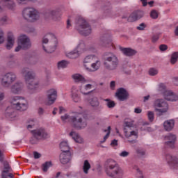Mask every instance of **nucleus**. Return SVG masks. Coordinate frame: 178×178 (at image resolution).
<instances>
[{
	"label": "nucleus",
	"instance_id": "57",
	"mask_svg": "<svg viewBox=\"0 0 178 178\" xmlns=\"http://www.w3.org/2000/svg\"><path fill=\"white\" fill-rule=\"evenodd\" d=\"M147 117H148V119H149V122H154V112L148 111L147 112Z\"/></svg>",
	"mask_w": 178,
	"mask_h": 178
},
{
	"label": "nucleus",
	"instance_id": "63",
	"mask_svg": "<svg viewBox=\"0 0 178 178\" xmlns=\"http://www.w3.org/2000/svg\"><path fill=\"white\" fill-rule=\"evenodd\" d=\"M39 140L40 139H37L35 138V136H33V137L31 138L30 143H31V144H37V143H38Z\"/></svg>",
	"mask_w": 178,
	"mask_h": 178
},
{
	"label": "nucleus",
	"instance_id": "1",
	"mask_svg": "<svg viewBox=\"0 0 178 178\" xmlns=\"http://www.w3.org/2000/svg\"><path fill=\"white\" fill-rule=\"evenodd\" d=\"M105 172L109 177L121 178L123 176V170L119 168L116 161L108 159L104 163Z\"/></svg>",
	"mask_w": 178,
	"mask_h": 178
},
{
	"label": "nucleus",
	"instance_id": "47",
	"mask_svg": "<svg viewBox=\"0 0 178 178\" xmlns=\"http://www.w3.org/2000/svg\"><path fill=\"white\" fill-rule=\"evenodd\" d=\"M104 101H106V106H108V108H115V106H116V104L115 103V102L109 99H105Z\"/></svg>",
	"mask_w": 178,
	"mask_h": 178
},
{
	"label": "nucleus",
	"instance_id": "5",
	"mask_svg": "<svg viewBox=\"0 0 178 178\" xmlns=\"http://www.w3.org/2000/svg\"><path fill=\"white\" fill-rule=\"evenodd\" d=\"M23 17L27 22H30L33 23L34 22H37L38 19H40V13L37 9L33 7H27L24 9L23 13Z\"/></svg>",
	"mask_w": 178,
	"mask_h": 178
},
{
	"label": "nucleus",
	"instance_id": "33",
	"mask_svg": "<svg viewBox=\"0 0 178 178\" xmlns=\"http://www.w3.org/2000/svg\"><path fill=\"white\" fill-rule=\"evenodd\" d=\"M163 127L165 131H172V130H173V127H175V120H168L164 122Z\"/></svg>",
	"mask_w": 178,
	"mask_h": 178
},
{
	"label": "nucleus",
	"instance_id": "61",
	"mask_svg": "<svg viewBox=\"0 0 178 178\" xmlns=\"http://www.w3.org/2000/svg\"><path fill=\"white\" fill-rule=\"evenodd\" d=\"M129 155H130V152H129L127 151H122L120 154V156H122V158H126V157L129 156Z\"/></svg>",
	"mask_w": 178,
	"mask_h": 178
},
{
	"label": "nucleus",
	"instance_id": "41",
	"mask_svg": "<svg viewBox=\"0 0 178 178\" xmlns=\"http://www.w3.org/2000/svg\"><path fill=\"white\" fill-rule=\"evenodd\" d=\"M90 169H91V165L90 164V162L88 161V160H86L83 166V173H85V175H88V170H90Z\"/></svg>",
	"mask_w": 178,
	"mask_h": 178
},
{
	"label": "nucleus",
	"instance_id": "12",
	"mask_svg": "<svg viewBox=\"0 0 178 178\" xmlns=\"http://www.w3.org/2000/svg\"><path fill=\"white\" fill-rule=\"evenodd\" d=\"M21 74H22L25 82L29 83L35 79V73L32 70H30L29 67H24L21 70Z\"/></svg>",
	"mask_w": 178,
	"mask_h": 178
},
{
	"label": "nucleus",
	"instance_id": "56",
	"mask_svg": "<svg viewBox=\"0 0 178 178\" xmlns=\"http://www.w3.org/2000/svg\"><path fill=\"white\" fill-rule=\"evenodd\" d=\"M103 9L104 10V13H111V3H108L107 6H104L103 7Z\"/></svg>",
	"mask_w": 178,
	"mask_h": 178
},
{
	"label": "nucleus",
	"instance_id": "44",
	"mask_svg": "<svg viewBox=\"0 0 178 178\" xmlns=\"http://www.w3.org/2000/svg\"><path fill=\"white\" fill-rule=\"evenodd\" d=\"M67 65H69V62L63 60L58 63V69H65V67H67Z\"/></svg>",
	"mask_w": 178,
	"mask_h": 178
},
{
	"label": "nucleus",
	"instance_id": "27",
	"mask_svg": "<svg viewBox=\"0 0 178 178\" xmlns=\"http://www.w3.org/2000/svg\"><path fill=\"white\" fill-rule=\"evenodd\" d=\"M70 159H72V153L67 152H62L60 154V161L63 165H66V163H69L70 162Z\"/></svg>",
	"mask_w": 178,
	"mask_h": 178
},
{
	"label": "nucleus",
	"instance_id": "49",
	"mask_svg": "<svg viewBox=\"0 0 178 178\" xmlns=\"http://www.w3.org/2000/svg\"><path fill=\"white\" fill-rule=\"evenodd\" d=\"M8 24V16L3 15L0 17V26H6Z\"/></svg>",
	"mask_w": 178,
	"mask_h": 178
},
{
	"label": "nucleus",
	"instance_id": "40",
	"mask_svg": "<svg viewBox=\"0 0 178 178\" xmlns=\"http://www.w3.org/2000/svg\"><path fill=\"white\" fill-rule=\"evenodd\" d=\"M6 6L10 9L11 10H13L15 9V6H16V4L15 3V1L13 0H4Z\"/></svg>",
	"mask_w": 178,
	"mask_h": 178
},
{
	"label": "nucleus",
	"instance_id": "10",
	"mask_svg": "<svg viewBox=\"0 0 178 178\" xmlns=\"http://www.w3.org/2000/svg\"><path fill=\"white\" fill-rule=\"evenodd\" d=\"M159 91L163 94L165 99L167 101L174 102L175 101L178 100V96L175 95V93H173V92L171 90H167L166 86L163 83L159 85Z\"/></svg>",
	"mask_w": 178,
	"mask_h": 178
},
{
	"label": "nucleus",
	"instance_id": "64",
	"mask_svg": "<svg viewBox=\"0 0 178 178\" xmlns=\"http://www.w3.org/2000/svg\"><path fill=\"white\" fill-rule=\"evenodd\" d=\"M147 27V25H145L144 23H141L138 26L136 27L137 30L143 31L144 29Z\"/></svg>",
	"mask_w": 178,
	"mask_h": 178
},
{
	"label": "nucleus",
	"instance_id": "25",
	"mask_svg": "<svg viewBox=\"0 0 178 178\" xmlns=\"http://www.w3.org/2000/svg\"><path fill=\"white\" fill-rule=\"evenodd\" d=\"M71 97L74 102H80L81 101V97L79 92V88L76 86H72L71 89Z\"/></svg>",
	"mask_w": 178,
	"mask_h": 178
},
{
	"label": "nucleus",
	"instance_id": "11",
	"mask_svg": "<svg viewBox=\"0 0 178 178\" xmlns=\"http://www.w3.org/2000/svg\"><path fill=\"white\" fill-rule=\"evenodd\" d=\"M31 133L37 140H47V138H49V133L44 128L35 129L31 131Z\"/></svg>",
	"mask_w": 178,
	"mask_h": 178
},
{
	"label": "nucleus",
	"instance_id": "62",
	"mask_svg": "<svg viewBox=\"0 0 178 178\" xmlns=\"http://www.w3.org/2000/svg\"><path fill=\"white\" fill-rule=\"evenodd\" d=\"M111 134V127H108V132L106 134V135L104 137V140L102 141V143H105V141H106L108 137H109V135Z\"/></svg>",
	"mask_w": 178,
	"mask_h": 178
},
{
	"label": "nucleus",
	"instance_id": "8",
	"mask_svg": "<svg viewBox=\"0 0 178 178\" xmlns=\"http://www.w3.org/2000/svg\"><path fill=\"white\" fill-rule=\"evenodd\" d=\"M154 111L156 112L157 116H162L164 113L168 112V109H169V106L168 103L165 102V100L162 99H157L154 101Z\"/></svg>",
	"mask_w": 178,
	"mask_h": 178
},
{
	"label": "nucleus",
	"instance_id": "58",
	"mask_svg": "<svg viewBox=\"0 0 178 178\" xmlns=\"http://www.w3.org/2000/svg\"><path fill=\"white\" fill-rule=\"evenodd\" d=\"M28 123L27 129L29 130H30V129H33V127L35 125V122L33 120L28 121Z\"/></svg>",
	"mask_w": 178,
	"mask_h": 178
},
{
	"label": "nucleus",
	"instance_id": "23",
	"mask_svg": "<svg viewBox=\"0 0 178 178\" xmlns=\"http://www.w3.org/2000/svg\"><path fill=\"white\" fill-rule=\"evenodd\" d=\"M47 105H52L56 101L57 92L54 89H50L47 92Z\"/></svg>",
	"mask_w": 178,
	"mask_h": 178
},
{
	"label": "nucleus",
	"instance_id": "43",
	"mask_svg": "<svg viewBox=\"0 0 178 178\" xmlns=\"http://www.w3.org/2000/svg\"><path fill=\"white\" fill-rule=\"evenodd\" d=\"M177 59H178V51H175L171 55L170 63L172 65H175V63L177 62Z\"/></svg>",
	"mask_w": 178,
	"mask_h": 178
},
{
	"label": "nucleus",
	"instance_id": "6",
	"mask_svg": "<svg viewBox=\"0 0 178 178\" xmlns=\"http://www.w3.org/2000/svg\"><path fill=\"white\" fill-rule=\"evenodd\" d=\"M71 124L76 130H83L87 127V120L81 114L71 115Z\"/></svg>",
	"mask_w": 178,
	"mask_h": 178
},
{
	"label": "nucleus",
	"instance_id": "20",
	"mask_svg": "<svg viewBox=\"0 0 178 178\" xmlns=\"http://www.w3.org/2000/svg\"><path fill=\"white\" fill-rule=\"evenodd\" d=\"M129 92L123 88L118 89L115 93V97H117L119 101H126L127 99H129Z\"/></svg>",
	"mask_w": 178,
	"mask_h": 178
},
{
	"label": "nucleus",
	"instance_id": "17",
	"mask_svg": "<svg viewBox=\"0 0 178 178\" xmlns=\"http://www.w3.org/2000/svg\"><path fill=\"white\" fill-rule=\"evenodd\" d=\"M26 84L27 86V89L31 94L37 92V90L38 88H40V81H38L37 79L26 82Z\"/></svg>",
	"mask_w": 178,
	"mask_h": 178
},
{
	"label": "nucleus",
	"instance_id": "60",
	"mask_svg": "<svg viewBox=\"0 0 178 178\" xmlns=\"http://www.w3.org/2000/svg\"><path fill=\"white\" fill-rule=\"evenodd\" d=\"M158 40H159V34L158 33L154 35L152 37V42H153V44H155V42L158 41Z\"/></svg>",
	"mask_w": 178,
	"mask_h": 178
},
{
	"label": "nucleus",
	"instance_id": "59",
	"mask_svg": "<svg viewBox=\"0 0 178 178\" xmlns=\"http://www.w3.org/2000/svg\"><path fill=\"white\" fill-rule=\"evenodd\" d=\"M3 99H5V91L2 88H0V102L3 101Z\"/></svg>",
	"mask_w": 178,
	"mask_h": 178
},
{
	"label": "nucleus",
	"instance_id": "45",
	"mask_svg": "<svg viewBox=\"0 0 178 178\" xmlns=\"http://www.w3.org/2000/svg\"><path fill=\"white\" fill-rule=\"evenodd\" d=\"M61 120H63V122L64 123H67L70 122V123H72V115H69L67 114H65L64 115L61 116Z\"/></svg>",
	"mask_w": 178,
	"mask_h": 178
},
{
	"label": "nucleus",
	"instance_id": "18",
	"mask_svg": "<svg viewBox=\"0 0 178 178\" xmlns=\"http://www.w3.org/2000/svg\"><path fill=\"white\" fill-rule=\"evenodd\" d=\"M165 159L168 165H169L171 169H177L178 168V159L171 154H167L165 155Z\"/></svg>",
	"mask_w": 178,
	"mask_h": 178
},
{
	"label": "nucleus",
	"instance_id": "50",
	"mask_svg": "<svg viewBox=\"0 0 178 178\" xmlns=\"http://www.w3.org/2000/svg\"><path fill=\"white\" fill-rule=\"evenodd\" d=\"M136 154L138 156H139L140 158H143V156H145V150L141 147L136 149Z\"/></svg>",
	"mask_w": 178,
	"mask_h": 178
},
{
	"label": "nucleus",
	"instance_id": "16",
	"mask_svg": "<svg viewBox=\"0 0 178 178\" xmlns=\"http://www.w3.org/2000/svg\"><path fill=\"white\" fill-rule=\"evenodd\" d=\"M165 145L168 147V148H175L176 144L177 137L176 135L173 134H168L164 137Z\"/></svg>",
	"mask_w": 178,
	"mask_h": 178
},
{
	"label": "nucleus",
	"instance_id": "13",
	"mask_svg": "<svg viewBox=\"0 0 178 178\" xmlns=\"http://www.w3.org/2000/svg\"><path fill=\"white\" fill-rule=\"evenodd\" d=\"M42 44H49V45H58V38L55 34L49 33L45 34L42 39Z\"/></svg>",
	"mask_w": 178,
	"mask_h": 178
},
{
	"label": "nucleus",
	"instance_id": "42",
	"mask_svg": "<svg viewBox=\"0 0 178 178\" xmlns=\"http://www.w3.org/2000/svg\"><path fill=\"white\" fill-rule=\"evenodd\" d=\"M8 66L11 68L17 67L19 66V61L15 58H12L8 62Z\"/></svg>",
	"mask_w": 178,
	"mask_h": 178
},
{
	"label": "nucleus",
	"instance_id": "54",
	"mask_svg": "<svg viewBox=\"0 0 178 178\" xmlns=\"http://www.w3.org/2000/svg\"><path fill=\"white\" fill-rule=\"evenodd\" d=\"M158 11H156V10H152L150 12V17H152V19H158Z\"/></svg>",
	"mask_w": 178,
	"mask_h": 178
},
{
	"label": "nucleus",
	"instance_id": "32",
	"mask_svg": "<svg viewBox=\"0 0 178 178\" xmlns=\"http://www.w3.org/2000/svg\"><path fill=\"white\" fill-rule=\"evenodd\" d=\"M88 102L92 108H98V106H99V100L98 97L95 96H90L88 99Z\"/></svg>",
	"mask_w": 178,
	"mask_h": 178
},
{
	"label": "nucleus",
	"instance_id": "30",
	"mask_svg": "<svg viewBox=\"0 0 178 178\" xmlns=\"http://www.w3.org/2000/svg\"><path fill=\"white\" fill-rule=\"evenodd\" d=\"M101 67V61L97 58L90 64V67H87V70L89 72H97Z\"/></svg>",
	"mask_w": 178,
	"mask_h": 178
},
{
	"label": "nucleus",
	"instance_id": "38",
	"mask_svg": "<svg viewBox=\"0 0 178 178\" xmlns=\"http://www.w3.org/2000/svg\"><path fill=\"white\" fill-rule=\"evenodd\" d=\"M42 49L46 52V54H52V52H55L56 49V46L54 45H43Z\"/></svg>",
	"mask_w": 178,
	"mask_h": 178
},
{
	"label": "nucleus",
	"instance_id": "48",
	"mask_svg": "<svg viewBox=\"0 0 178 178\" xmlns=\"http://www.w3.org/2000/svg\"><path fill=\"white\" fill-rule=\"evenodd\" d=\"M52 166V162L47 161L42 164V170L43 172H48V169Z\"/></svg>",
	"mask_w": 178,
	"mask_h": 178
},
{
	"label": "nucleus",
	"instance_id": "53",
	"mask_svg": "<svg viewBox=\"0 0 178 178\" xmlns=\"http://www.w3.org/2000/svg\"><path fill=\"white\" fill-rule=\"evenodd\" d=\"M149 76H156L158 74L159 71L156 68H150L148 71Z\"/></svg>",
	"mask_w": 178,
	"mask_h": 178
},
{
	"label": "nucleus",
	"instance_id": "21",
	"mask_svg": "<svg viewBox=\"0 0 178 178\" xmlns=\"http://www.w3.org/2000/svg\"><path fill=\"white\" fill-rule=\"evenodd\" d=\"M144 17V12L142 10H136L133 12L129 17H128L127 20L130 23H133L134 22H137V20H140L142 17Z\"/></svg>",
	"mask_w": 178,
	"mask_h": 178
},
{
	"label": "nucleus",
	"instance_id": "37",
	"mask_svg": "<svg viewBox=\"0 0 178 178\" xmlns=\"http://www.w3.org/2000/svg\"><path fill=\"white\" fill-rule=\"evenodd\" d=\"M98 58L94 55H90L85 58L84 59V66L85 67H88V63H92L95 60H96Z\"/></svg>",
	"mask_w": 178,
	"mask_h": 178
},
{
	"label": "nucleus",
	"instance_id": "19",
	"mask_svg": "<svg viewBox=\"0 0 178 178\" xmlns=\"http://www.w3.org/2000/svg\"><path fill=\"white\" fill-rule=\"evenodd\" d=\"M3 170L1 172V178L15 177V175L9 172H12V168L9 165V163L6 161H3Z\"/></svg>",
	"mask_w": 178,
	"mask_h": 178
},
{
	"label": "nucleus",
	"instance_id": "24",
	"mask_svg": "<svg viewBox=\"0 0 178 178\" xmlns=\"http://www.w3.org/2000/svg\"><path fill=\"white\" fill-rule=\"evenodd\" d=\"M18 45H31L30 38L26 34H21L17 39Z\"/></svg>",
	"mask_w": 178,
	"mask_h": 178
},
{
	"label": "nucleus",
	"instance_id": "52",
	"mask_svg": "<svg viewBox=\"0 0 178 178\" xmlns=\"http://www.w3.org/2000/svg\"><path fill=\"white\" fill-rule=\"evenodd\" d=\"M26 31L29 34H31L33 37H35V35H37V34H38L37 30H35L34 27L28 28Z\"/></svg>",
	"mask_w": 178,
	"mask_h": 178
},
{
	"label": "nucleus",
	"instance_id": "46",
	"mask_svg": "<svg viewBox=\"0 0 178 178\" xmlns=\"http://www.w3.org/2000/svg\"><path fill=\"white\" fill-rule=\"evenodd\" d=\"M67 58H70V59H76V58H79V54L74 50L73 51H71L67 54Z\"/></svg>",
	"mask_w": 178,
	"mask_h": 178
},
{
	"label": "nucleus",
	"instance_id": "15",
	"mask_svg": "<svg viewBox=\"0 0 178 178\" xmlns=\"http://www.w3.org/2000/svg\"><path fill=\"white\" fill-rule=\"evenodd\" d=\"M74 51L79 56L80 54H83V52H97V49L93 45H79Z\"/></svg>",
	"mask_w": 178,
	"mask_h": 178
},
{
	"label": "nucleus",
	"instance_id": "31",
	"mask_svg": "<svg viewBox=\"0 0 178 178\" xmlns=\"http://www.w3.org/2000/svg\"><path fill=\"white\" fill-rule=\"evenodd\" d=\"M6 42L7 45H13L16 42V37L15 33L12 31L7 32L6 34Z\"/></svg>",
	"mask_w": 178,
	"mask_h": 178
},
{
	"label": "nucleus",
	"instance_id": "35",
	"mask_svg": "<svg viewBox=\"0 0 178 178\" xmlns=\"http://www.w3.org/2000/svg\"><path fill=\"white\" fill-rule=\"evenodd\" d=\"M70 136V137H72L73 140H74V141L79 144H83L84 142L83 138H81V136H80V135L75 131H71Z\"/></svg>",
	"mask_w": 178,
	"mask_h": 178
},
{
	"label": "nucleus",
	"instance_id": "29",
	"mask_svg": "<svg viewBox=\"0 0 178 178\" xmlns=\"http://www.w3.org/2000/svg\"><path fill=\"white\" fill-rule=\"evenodd\" d=\"M91 88H92V85L87 83H82V85L79 88V90L81 94H83V95H88V94H91V92L87 91L91 90Z\"/></svg>",
	"mask_w": 178,
	"mask_h": 178
},
{
	"label": "nucleus",
	"instance_id": "51",
	"mask_svg": "<svg viewBox=\"0 0 178 178\" xmlns=\"http://www.w3.org/2000/svg\"><path fill=\"white\" fill-rule=\"evenodd\" d=\"M29 48H30V46L29 45H18L15 51V52H19V51H22V49H23L24 51H26V49H29Z\"/></svg>",
	"mask_w": 178,
	"mask_h": 178
},
{
	"label": "nucleus",
	"instance_id": "7",
	"mask_svg": "<svg viewBox=\"0 0 178 178\" xmlns=\"http://www.w3.org/2000/svg\"><path fill=\"white\" fill-rule=\"evenodd\" d=\"M10 102L13 108H15L17 111H19L20 112H24V111H27V108H29L26 99L19 96L13 97L11 99Z\"/></svg>",
	"mask_w": 178,
	"mask_h": 178
},
{
	"label": "nucleus",
	"instance_id": "26",
	"mask_svg": "<svg viewBox=\"0 0 178 178\" xmlns=\"http://www.w3.org/2000/svg\"><path fill=\"white\" fill-rule=\"evenodd\" d=\"M24 88V84L22 82H17L10 87L11 92L13 94H19Z\"/></svg>",
	"mask_w": 178,
	"mask_h": 178
},
{
	"label": "nucleus",
	"instance_id": "3",
	"mask_svg": "<svg viewBox=\"0 0 178 178\" xmlns=\"http://www.w3.org/2000/svg\"><path fill=\"white\" fill-rule=\"evenodd\" d=\"M133 122L125 121L124 122V132L126 138H128L129 144H136L138 138V133L133 129Z\"/></svg>",
	"mask_w": 178,
	"mask_h": 178
},
{
	"label": "nucleus",
	"instance_id": "2",
	"mask_svg": "<svg viewBox=\"0 0 178 178\" xmlns=\"http://www.w3.org/2000/svg\"><path fill=\"white\" fill-rule=\"evenodd\" d=\"M76 29L79 34L87 37L91 34V26L83 17H76L75 19Z\"/></svg>",
	"mask_w": 178,
	"mask_h": 178
},
{
	"label": "nucleus",
	"instance_id": "36",
	"mask_svg": "<svg viewBox=\"0 0 178 178\" xmlns=\"http://www.w3.org/2000/svg\"><path fill=\"white\" fill-rule=\"evenodd\" d=\"M5 115L6 118H10L11 119H13V118H15L16 112H15V108L12 106L7 107L5 111Z\"/></svg>",
	"mask_w": 178,
	"mask_h": 178
},
{
	"label": "nucleus",
	"instance_id": "22",
	"mask_svg": "<svg viewBox=\"0 0 178 178\" xmlns=\"http://www.w3.org/2000/svg\"><path fill=\"white\" fill-rule=\"evenodd\" d=\"M72 79L76 84H79V83H81V84H87V83H91V81H92L90 79H86V78H84L83 75L80 74H72Z\"/></svg>",
	"mask_w": 178,
	"mask_h": 178
},
{
	"label": "nucleus",
	"instance_id": "14",
	"mask_svg": "<svg viewBox=\"0 0 178 178\" xmlns=\"http://www.w3.org/2000/svg\"><path fill=\"white\" fill-rule=\"evenodd\" d=\"M45 17L52 19V20H57L60 17V8H49L44 12Z\"/></svg>",
	"mask_w": 178,
	"mask_h": 178
},
{
	"label": "nucleus",
	"instance_id": "4",
	"mask_svg": "<svg viewBox=\"0 0 178 178\" xmlns=\"http://www.w3.org/2000/svg\"><path fill=\"white\" fill-rule=\"evenodd\" d=\"M104 66L107 70H116L119 66V59L110 53L104 57Z\"/></svg>",
	"mask_w": 178,
	"mask_h": 178
},
{
	"label": "nucleus",
	"instance_id": "39",
	"mask_svg": "<svg viewBox=\"0 0 178 178\" xmlns=\"http://www.w3.org/2000/svg\"><path fill=\"white\" fill-rule=\"evenodd\" d=\"M60 148L62 152H65V153L70 152V147H69V145L66 141H63L60 143Z\"/></svg>",
	"mask_w": 178,
	"mask_h": 178
},
{
	"label": "nucleus",
	"instance_id": "9",
	"mask_svg": "<svg viewBox=\"0 0 178 178\" xmlns=\"http://www.w3.org/2000/svg\"><path fill=\"white\" fill-rule=\"evenodd\" d=\"M16 80H17L16 73L13 72H7L1 78V86L8 88L10 87Z\"/></svg>",
	"mask_w": 178,
	"mask_h": 178
},
{
	"label": "nucleus",
	"instance_id": "28",
	"mask_svg": "<svg viewBox=\"0 0 178 178\" xmlns=\"http://www.w3.org/2000/svg\"><path fill=\"white\" fill-rule=\"evenodd\" d=\"M121 52L125 55V56H134L137 54V51L131 48H126L120 47Z\"/></svg>",
	"mask_w": 178,
	"mask_h": 178
},
{
	"label": "nucleus",
	"instance_id": "34",
	"mask_svg": "<svg viewBox=\"0 0 178 178\" xmlns=\"http://www.w3.org/2000/svg\"><path fill=\"white\" fill-rule=\"evenodd\" d=\"M99 42L100 44L104 45H114L112 39L108 38V35H104L103 36L100 37Z\"/></svg>",
	"mask_w": 178,
	"mask_h": 178
},
{
	"label": "nucleus",
	"instance_id": "55",
	"mask_svg": "<svg viewBox=\"0 0 178 178\" xmlns=\"http://www.w3.org/2000/svg\"><path fill=\"white\" fill-rule=\"evenodd\" d=\"M5 42V33L0 29V44Z\"/></svg>",
	"mask_w": 178,
	"mask_h": 178
}]
</instances>
